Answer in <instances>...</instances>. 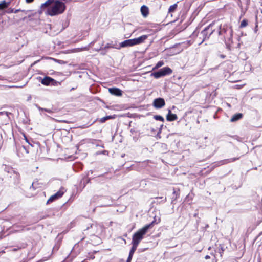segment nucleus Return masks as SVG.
<instances>
[{
  "label": "nucleus",
  "instance_id": "1",
  "mask_svg": "<svg viewBox=\"0 0 262 262\" xmlns=\"http://www.w3.org/2000/svg\"><path fill=\"white\" fill-rule=\"evenodd\" d=\"M47 8L46 14L54 16L63 13L66 9V4L58 0H47L41 6V9Z\"/></svg>",
  "mask_w": 262,
  "mask_h": 262
},
{
  "label": "nucleus",
  "instance_id": "2",
  "mask_svg": "<svg viewBox=\"0 0 262 262\" xmlns=\"http://www.w3.org/2000/svg\"><path fill=\"white\" fill-rule=\"evenodd\" d=\"M155 223V221H154L151 223L146 225L136 232L133 235L132 243L139 245L140 242L143 239L144 235L147 232L148 230L153 227Z\"/></svg>",
  "mask_w": 262,
  "mask_h": 262
},
{
  "label": "nucleus",
  "instance_id": "3",
  "mask_svg": "<svg viewBox=\"0 0 262 262\" xmlns=\"http://www.w3.org/2000/svg\"><path fill=\"white\" fill-rule=\"evenodd\" d=\"M217 31L219 35L223 37L226 42H232L233 29L231 27H229L227 25L223 26L220 25Z\"/></svg>",
  "mask_w": 262,
  "mask_h": 262
},
{
  "label": "nucleus",
  "instance_id": "4",
  "mask_svg": "<svg viewBox=\"0 0 262 262\" xmlns=\"http://www.w3.org/2000/svg\"><path fill=\"white\" fill-rule=\"evenodd\" d=\"M214 25V23L210 24L208 26L203 30L200 33H198L199 35H200V37L202 38L201 40H198V45L202 44L205 40L209 38L211 34L215 32V29H213Z\"/></svg>",
  "mask_w": 262,
  "mask_h": 262
},
{
  "label": "nucleus",
  "instance_id": "5",
  "mask_svg": "<svg viewBox=\"0 0 262 262\" xmlns=\"http://www.w3.org/2000/svg\"><path fill=\"white\" fill-rule=\"evenodd\" d=\"M172 73V70L169 67H166L160 69L157 72H155L152 73V75L154 78L158 79L161 77L168 75Z\"/></svg>",
  "mask_w": 262,
  "mask_h": 262
},
{
  "label": "nucleus",
  "instance_id": "6",
  "mask_svg": "<svg viewBox=\"0 0 262 262\" xmlns=\"http://www.w3.org/2000/svg\"><path fill=\"white\" fill-rule=\"evenodd\" d=\"M41 83L44 85H56L57 84V81L53 78L49 77H45L41 80Z\"/></svg>",
  "mask_w": 262,
  "mask_h": 262
},
{
  "label": "nucleus",
  "instance_id": "7",
  "mask_svg": "<svg viewBox=\"0 0 262 262\" xmlns=\"http://www.w3.org/2000/svg\"><path fill=\"white\" fill-rule=\"evenodd\" d=\"M165 105V102L163 98H158L155 99L153 102L154 106L156 108H160Z\"/></svg>",
  "mask_w": 262,
  "mask_h": 262
},
{
  "label": "nucleus",
  "instance_id": "8",
  "mask_svg": "<svg viewBox=\"0 0 262 262\" xmlns=\"http://www.w3.org/2000/svg\"><path fill=\"white\" fill-rule=\"evenodd\" d=\"M148 35H143L138 38L133 39L134 46L143 43L148 38Z\"/></svg>",
  "mask_w": 262,
  "mask_h": 262
},
{
  "label": "nucleus",
  "instance_id": "9",
  "mask_svg": "<svg viewBox=\"0 0 262 262\" xmlns=\"http://www.w3.org/2000/svg\"><path fill=\"white\" fill-rule=\"evenodd\" d=\"M108 92L112 95L116 96H121L122 95V91L117 88H111L108 89Z\"/></svg>",
  "mask_w": 262,
  "mask_h": 262
},
{
  "label": "nucleus",
  "instance_id": "10",
  "mask_svg": "<svg viewBox=\"0 0 262 262\" xmlns=\"http://www.w3.org/2000/svg\"><path fill=\"white\" fill-rule=\"evenodd\" d=\"M120 47H121V48L134 46V44L133 39H127V40H125L122 41V42L120 43Z\"/></svg>",
  "mask_w": 262,
  "mask_h": 262
},
{
  "label": "nucleus",
  "instance_id": "11",
  "mask_svg": "<svg viewBox=\"0 0 262 262\" xmlns=\"http://www.w3.org/2000/svg\"><path fill=\"white\" fill-rule=\"evenodd\" d=\"M178 119V116L176 114H172L171 111L169 110L168 113L166 116V119L168 121H173Z\"/></svg>",
  "mask_w": 262,
  "mask_h": 262
},
{
  "label": "nucleus",
  "instance_id": "12",
  "mask_svg": "<svg viewBox=\"0 0 262 262\" xmlns=\"http://www.w3.org/2000/svg\"><path fill=\"white\" fill-rule=\"evenodd\" d=\"M67 189L63 186H61L59 190L55 193L58 199L61 198L65 192H67Z\"/></svg>",
  "mask_w": 262,
  "mask_h": 262
},
{
  "label": "nucleus",
  "instance_id": "13",
  "mask_svg": "<svg viewBox=\"0 0 262 262\" xmlns=\"http://www.w3.org/2000/svg\"><path fill=\"white\" fill-rule=\"evenodd\" d=\"M243 117V115L242 113H236L232 116L230 119V121L231 122H236L242 119Z\"/></svg>",
  "mask_w": 262,
  "mask_h": 262
},
{
  "label": "nucleus",
  "instance_id": "14",
  "mask_svg": "<svg viewBox=\"0 0 262 262\" xmlns=\"http://www.w3.org/2000/svg\"><path fill=\"white\" fill-rule=\"evenodd\" d=\"M141 12L142 15L144 17H147L149 14V9L145 5H143L141 7Z\"/></svg>",
  "mask_w": 262,
  "mask_h": 262
},
{
  "label": "nucleus",
  "instance_id": "15",
  "mask_svg": "<svg viewBox=\"0 0 262 262\" xmlns=\"http://www.w3.org/2000/svg\"><path fill=\"white\" fill-rule=\"evenodd\" d=\"M10 0H4L0 3V10H3L10 6Z\"/></svg>",
  "mask_w": 262,
  "mask_h": 262
},
{
  "label": "nucleus",
  "instance_id": "16",
  "mask_svg": "<svg viewBox=\"0 0 262 262\" xmlns=\"http://www.w3.org/2000/svg\"><path fill=\"white\" fill-rule=\"evenodd\" d=\"M41 187V184L38 183V181H36L32 183V186L30 187V189L31 190L32 189L33 190H35L37 188H40Z\"/></svg>",
  "mask_w": 262,
  "mask_h": 262
},
{
  "label": "nucleus",
  "instance_id": "17",
  "mask_svg": "<svg viewBox=\"0 0 262 262\" xmlns=\"http://www.w3.org/2000/svg\"><path fill=\"white\" fill-rule=\"evenodd\" d=\"M132 247L131 249L130 250L129 253V255H130V256H133L134 253L136 251V250L138 246V245H136L134 243H132Z\"/></svg>",
  "mask_w": 262,
  "mask_h": 262
},
{
  "label": "nucleus",
  "instance_id": "18",
  "mask_svg": "<svg viewBox=\"0 0 262 262\" xmlns=\"http://www.w3.org/2000/svg\"><path fill=\"white\" fill-rule=\"evenodd\" d=\"M115 118L114 116H106L105 117L101 118L99 120V122L102 123H104L106 120Z\"/></svg>",
  "mask_w": 262,
  "mask_h": 262
},
{
  "label": "nucleus",
  "instance_id": "19",
  "mask_svg": "<svg viewBox=\"0 0 262 262\" xmlns=\"http://www.w3.org/2000/svg\"><path fill=\"white\" fill-rule=\"evenodd\" d=\"M195 36H196V37L194 39V41L198 44V40H201L202 39V38L200 37V35H199L198 33L196 34V33L194 32L192 34L191 37L193 38Z\"/></svg>",
  "mask_w": 262,
  "mask_h": 262
},
{
  "label": "nucleus",
  "instance_id": "20",
  "mask_svg": "<svg viewBox=\"0 0 262 262\" xmlns=\"http://www.w3.org/2000/svg\"><path fill=\"white\" fill-rule=\"evenodd\" d=\"M178 7L177 4H174L171 6H170L168 9L169 13H172L175 11Z\"/></svg>",
  "mask_w": 262,
  "mask_h": 262
},
{
  "label": "nucleus",
  "instance_id": "21",
  "mask_svg": "<svg viewBox=\"0 0 262 262\" xmlns=\"http://www.w3.org/2000/svg\"><path fill=\"white\" fill-rule=\"evenodd\" d=\"M239 159V157L230 158L229 159H226L224 161V164H227L231 162H233L236 160H237Z\"/></svg>",
  "mask_w": 262,
  "mask_h": 262
},
{
  "label": "nucleus",
  "instance_id": "22",
  "mask_svg": "<svg viewBox=\"0 0 262 262\" xmlns=\"http://www.w3.org/2000/svg\"><path fill=\"white\" fill-rule=\"evenodd\" d=\"M57 199H58L57 198L56 194H54L51 195L49 198V199L48 200V201L47 202V204H49L50 203H51V202H53L55 200H56Z\"/></svg>",
  "mask_w": 262,
  "mask_h": 262
},
{
  "label": "nucleus",
  "instance_id": "23",
  "mask_svg": "<svg viewBox=\"0 0 262 262\" xmlns=\"http://www.w3.org/2000/svg\"><path fill=\"white\" fill-rule=\"evenodd\" d=\"M248 25V21L246 19H243L241 23L240 28H244Z\"/></svg>",
  "mask_w": 262,
  "mask_h": 262
},
{
  "label": "nucleus",
  "instance_id": "24",
  "mask_svg": "<svg viewBox=\"0 0 262 262\" xmlns=\"http://www.w3.org/2000/svg\"><path fill=\"white\" fill-rule=\"evenodd\" d=\"M154 118L156 120L161 121L162 122H164V119L163 117L162 116H160V115H155L154 116Z\"/></svg>",
  "mask_w": 262,
  "mask_h": 262
},
{
  "label": "nucleus",
  "instance_id": "25",
  "mask_svg": "<svg viewBox=\"0 0 262 262\" xmlns=\"http://www.w3.org/2000/svg\"><path fill=\"white\" fill-rule=\"evenodd\" d=\"M164 64V62L163 61H159L156 65V66L155 67V68H154V69H158L161 67H162V66H163Z\"/></svg>",
  "mask_w": 262,
  "mask_h": 262
},
{
  "label": "nucleus",
  "instance_id": "26",
  "mask_svg": "<svg viewBox=\"0 0 262 262\" xmlns=\"http://www.w3.org/2000/svg\"><path fill=\"white\" fill-rule=\"evenodd\" d=\"M155 199H162V200L161 201V202H162V203H165L167 201V198H166V196H165V197H163V196L158 197V196H157V197H156Z\"/></svg>",
  "mask_w": 262,
  "mask_h": 262
},
{
  "label": "nucleus",
  "instance_id": "27",
  "mask_svg": "<svg viewBox=\"0 0 262 262\" xmlns=\"http://www.w3.org/2000/svg\"><path fill=\"white\" fill-rule=\"evenodd\" d=\"M211 254L212 255H213V257H214V258L213 259V262H217V260L216 259V256H215V254L214 253H211Z\"/></svg>",
  "mask_w": 262,
  "mask_h": 262
},
{
  "label": "nucleus",
  "instance_id": "28",
  "mask_svg": "<svg viewBox=\"0 0 262 262\" xmlns=\"http://www.w3.org/2000/svg\"><path fill=\"white\" fill-rule=\"evenodd\" d=\"M132 257H133V256H130V255H128V257L127 258L126 262H131Z\"/></svg>",
  "mask_w": 262,
  "mask_h": 262
},
{
  "label": "nucleus",
  "instance_id": "29",
  "mask_svg": "<svg viewBox=\"0 0 262 262\" xmlns=\"http://www.w3.org/2000/svg\"><path fill=\"white\" fill-rule=\"evenodd\" d=\"M223 252H224V249H223V248L222 247V248H221V251H220V256H221V257H222Z\"/></svg>",
  "mask_w": 262,
  "mask_h": 262
},
{
  "label": "nucleus",
  "instance_id": "30",
  "mask_svg": "<svg viewBox=\"0 0 262 262\" xmlns=\"http://www.w3.org/2000/svg\"><path fill=\"white\" fill-rule=\"evenodd\" d=\"M12 171L14 172L15 171L13 168H11L8 171V172L11 173Z\"/></svg>",
  "mask_w": 262,
  "mask_h": 262
},
{
  "label": "nucleus",
  "instance_id": "31",
  "mask_svg": "<svg viewBox=\"0 0 262 262\" xmlns=\"http://www.w3.org/2000/svg\"><path fill=\"white\" fill-rule=\"evenodd\" d=\"M210 256L209 255H206L205 256V259H210Z\"/></svg>",
  "mask_w": 262,
  "mask_h": 262
},
{
  "label": "nucleus",
  "instance_id": "32",
  "mask_svg": "<svg viewBox=\"0 0 262 262\" xmlns=\"http://www.w3.org/2000/svg\"><path fill=\"white\" fill-rule=\"evenodd\" d=\"M3 114H6L7 115V112H0V116L2 115Z\"/></svg>",
  "mask_w": 262,
  "mask_h": 262
},
{
  "label": "nucleus",
  "instance_id": "33",
  "mask_svg": "<svg viewBox=\"0 0 262 262\" xmlns=\"http://www.w3.org/2000/svg\"><path fill=\"white\" fill-rule=\"evenodd\" d=\"M34 0H26V2L27 3H32V2H33Z\"/></svg>",
  "mask_w": 262,
  "mask_h": 262
},
{
  "label": "nucleus",
  "instance_id": "34",
  "mask_svg": "<svg viewBox=\"0 0 262 262\" xmlns=\"http://www.w3.org/2000/svg\"><path fill=\"white\" fill-rule=\"evenodd\" d=\"M220 57L221 58H225L226 57V56H225V55H224L222 54V55H220Z\"/></svg>",
  "mask_w": 262,
  "mask_h": 262
},
{
  "label": "nucleus",
  "instance_id": "35",
  "mask_svg": "<svg viewBox=\"0 0 262 262\" xmlns=\"http://www.w3.org/2000/svg\"><path fill=\"white\" fill-rule=\"evenodd\" d=\"M46 112H48V113H50L51 112V111L50 110H49V109H45V110Z\"/></svg>",
  "mask_w": 262,
  "mask_h": 262
},
{
  "label": "nucleus",
  "instance_id": "36",
  "mask_svg": "<svg viewBox=\"0 0 262 262\" xmlns=\"http://www.w3.org/2000/svg\"><path fill=\"white\" fill-rule=\"evenodd\" d=\"M33 195H34V194H31V195H27V196H28V197H31V196H33Z\"/></svg>",
  "mask_w": 262,
  "mask_h": 262
},
{
  "label": "nucleus",
  "instance_id": "37",
  "mask_svg": "<svg viewBox=\"0 0 262 262\" xmlns=\"http://www.w3.org/2000/svg\"><path fill=\"white\" fill-rule=\"evenodd\" d=\"M17 13H18V12H19L20 11V10H18V9H17Z\"/></svg>",
  "mask_w": 262,
  "mask_h": 262
},
{
  "label": "nucleus",
  "instance_id": "38",
  "mask_svg": "<svg viewBox=\"0 0 262 262\" xmlns=\"http://www.w3.org/2000/svg\"><path fill=\"white\" fill-rule=\"evenodd\" d=\"M210 249H211V247H209L208 248V250H210Z\"/></svg>",
  "mask_w": 262,
  "mask_h": 262
},
{
  "label": "nucleus",
  "instance_id": "39",
  "mask_svg": "<svg viewBox=\"0 0 262 262\" xmlns=\"http://www.w3.org/2000/svg\"><path fill=\"white\" fill-rule=\"evenodd\" d=\"M18 87L21 88V87H22V86H18V85H17V88H18Z\"/></svg>",
  "mask_w": 262,
  "mask_h": 262
},
{
  "label": "nucleus",
  "instance_id": "40",
  "mask_svg": "<svg viewBox=\"0 0 262 262\" xmlns=\"http://www.w3.org/2000/svg\"><path fill=\"white\" fill-rule=\"evenodd\" d=\"M14 13H16V10L14 11Z\"/></svg>",
  "mask_w": 262,
  "mask_h": 262
}]
</instances>
